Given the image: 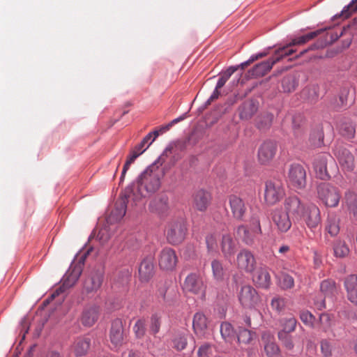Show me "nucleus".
Returning <instances> with one entry per match:
<instances>
[{
    "label": "nucleus",
    "mask_w": 357,
    "mask_h": 357,
    "mask_svg": "<svg viewBox=\"0 0 357 357\" xmlns=\"http://www.w3.org/2000/svg\"><path fill=\"white\" fill-rule=\"evenodd\" d=\"M237 235L242 241L247 245H250L253 243L255 236L250 229H248L245 225H241L237 228Z\"/></svg>",
    "instance_id": "58836bf2"
},
{
    "label": "nucleus",
    "mask_w": 357,
    "mask_h": 357,
    "mask_svg": "<svg viewBox=\"0 0 357 357\" xmlns=\"http://www.w3.org/2000/svg\"><path fill=\"white\" fill-rule=\"evenodd\" d=\"M334 154L344 171L352 172L354 169V157L347 149L337 146L334 149Z\"/></svg>",
    "instance_id": "9d476101"
},
{
    "label": "nucleus",
    "mask_w": 357,
    "mask_h": 357,
    "mask_svg": "<svg viewBox=\"0 0 357 357\" xmlns=\"http://www.w3.org/2000/svg\"><path fill=\"white\" fill-rule=\"evenodd\" d=\"M152 138V133H149L147 135H146L143 139L142 140V142L136 145L135 146V149H137V150L138 151H142V153L146 150V149L150 146L149 144L146 147L144 148V146L146 143H148L149 141L151 140V139Z\"/></svg>",
    "instance_id": "e2e57ef3"
},
{
    "label": "nucleus",
    "mask_w": 357,
    "mask_h": 357,
    "mask_svg": "<svg viewBox=\"0 0 357 357\" xmlns=\"http://www.w3.org/2000/svg\"><path fill=\"white\" fill-rule=\"evenodd\" d=\"M104 279V272L102 270L92 271L83 284V290L87 293L96 292L101 287Z\"/></svg>",
    "instance_id": "9b49d317"
},
{
    "label": "nucleus",
    "mask_w": 357,
    "mask_h": 357,
    "mask_svg": "<svg viewBox=\"0 0 357 357\" xmlns=\"http://www.w3.org/2000/svg\"><path fill=\"white\" fill-rule=\"evenodd\" d=\"M91 346V340L88 337H80L75 340L71 346V352L75 357H82L86 355Z\"/></svg>",
    "instance_id": "412c9836"
},
{
    "label": "nucleus",
    "mask_w": 357,
    "mask_h": 357,
    "mask_svg": "<svg viewBox=\"0 0 357 357\" xmlns=\"http://www.w3.org/2000/svg\"><path fill=\"white\" fill-rule=\"evenodd\" d=\"M304 218L307 226L310 229H316L321 222L319 208L315 204H310L305 208Z\"/></svg>",
    "instance_id": "dca6fc26"
},
{
    "label": "nucleus",
    "mask_w": 357,
    "mask_h": 357,
    "mask_svg": "<svg viewBox=\"0 0 357 357\" xmlns=\"http://www.w3.org/2000/svg\"><path fill=\"white\" fill-rule=\"evenodd\" d=\"M206 285L199 274L192 273L184 280L183 289L187 292L204 296Z\"/></svg>",
    "instance_id": "6e6552de"
},
{
    "label": "nucleus",
    "mask_w": 357,
    "mask_h": 357,
    "mask_svg": "<svg viewBox=\"0 0 357 357\" xmlns=\"http://www.w3.org/2000/svg\"><path fill=\"white\" fill-rule=\"evenodd\" d=\"M294 52V50H287L286 48H278L268 60L255 65L249 73L254 77H263L272 69L274 64L283 58L291 55Z\"/></svg>",
    "instance_id": "f03ea898"
},
{
    "label": "nucleus",
    "mask_w": 357,
    "mask_h": 357,
    "mask_svg": "<svg viewBox=\"0 0 357 357\" xmlns=\"http://www.w3.org/2000/svg\"><path fill=\"white\" fill-rule=\"evenodd\" d=\"M206 244L207 247V250L209 252H213L216 251L218 248L217 244V236L214 234H208L206 236Z\"/></svg>",
    "instance_id": "5fc2aeb1"
},
{
    "label": "nucleus",
    "mask_w": 357,
    "mask_h": 357,
    "mask_svg": "<svg viewBox=\"0 0 357 357\" xmlns=\"http://www.w3.org/2000/svg\"><path fill=\"white\" fill-rule=\"evenodd\" d=\"M279 285L282 289H289L294 286L293 277L286 273H281L279 277Z\"/></svg>",
    "instance_id": "49530a36"
},
{
    "label": "nucleus",
    "mask_w": 357,
    "mask_h": 357,
    "mask_svg": "<svg viewBox=\"0 0 357 357\" xmlns=\"http://www.w3.org/2000/svg\"><path fill=\"white\" fill-rule=\"evenodd\" d=\"M328 43H330V42L327 40V38L326 39V42L324 43L322 42H317V43L312 44V45H310L307 49H305V50L301 51L300 52V54L296 56V57L301 56V55L304 54L305 53H306L307 52H308L310 50H317L319 48H323Z\"/></svg>",
    "instance_id": "680f3d73"
},
{
    "label": "nucleus",
    "mask_w": 357,
    "mask_h": 357,
    "mask_svg": "<svg viewBox=\"0 0 357 357\" xmlns=\"http://www.w3.org/2000/svg\"><path fill=\"white\" fill-rule=\"evenodd\" d=\"M238 70V67H229L220 74V77L216 84L217 89H220L225 84L230 77Z\"/></svg>",
    "instance_id": "de8ad7c7"
},
{
    "label": "nucleus",
    "mask_w": 357,
    "mask_h": 357,
    "mask_svg": "<svg viewBox=\"0 0 357 357\" xmlns=\"http://www.w3.org/2000/svg\"><path fill=\"white\" fill-rule=\"evenodd\" d=\"M160 317L157 314H153L150 319L149 332L153 335L158 333L160 328Z\"/></svg>",
    "instance_id": "603ef678"
},
{
    "label": "nucleus",
    "mask_w": 357,
    "mask_h": 357,
    "mask_svg": "<svg viewBox=\"0 0 357 357\" xmlns=\"http://www.w3.org/2000/svg\"><path fill=\"white\" fill-rule=\"evenodd\" d=\"M220 333L222 338L228 342H231L235 338V332L232 326L228 322H223L220 326Z\"/></svg>",
    "instance_id": "a19ab883"
},
{
    "label": "nucleus",
    "mask_w": 357,
    "mask_h": 357,
    "mask_svg": "<svg viewBox=\"0 0 357 357\" xmlns=\"http://www.w3.org/2000/svg\"><path fill=\"white\" fill-rule=\"evenodd\" d=\"M356 10H357V0H353L347 6L344 8L341 15L343 18H348Z\"/></svg>",
    "instance_id": "4d7b16f0"
},
{
    "label": "nucleus",
    "mask_w": 357,
    "mask_h": 357,
    "mask_svg": "<svg viewBox=\"0 0 357 357\" xmlns=\"http://www.w3.org/2000/svg\"><path fill=\"white\" fill-rule=\"evenodd\" d=\"M255 337V333L250 330L240 328L238 333V342L241 344H250Z\"/></svg>",
    "instance_id": "79ce46f5"
},
{
    "label": "nucleus",
    "mask_w": 357,
    "mask_h": 357,
    "mask_svg": "<svg viewBox=\"0 0 357 357\" xmlns=\"http://www.w3.org/2000/svg\"><path fill=\"white\" fill-rule=\"evenodd\" d=\"M236 264L239 269L251 273L255 268L256 261L251 252L247 250H242L237 255Z\"/></svg>",
    "instance_id": "4468645a"
},
{
    "label": "nucleus",
    "mask_w": 357,
    "mask_h": 357,
    "mask_svg": "<svg viewBox=\"0 0 357 357\" xmlns=\"http://www.w3.org/2000/svg\"><path fill=\"white\" fill-rule=\"evenodd\" d=\"M134 161H135V160L132 159L131 157H130V156L128 157L127 160L123 167L121 176L120 178L121 182H122L123 180L124 179V177H125V175H126L127 171L130 168V166L131 165V164L134 162Z\"/></svg>",
    "instance_id": "69168bd1"
},
{
    "label": "nucleus",
    "mask_w": 357,
    "mask_h": 357,
    "mask_svg": "<svg viewBox=\"0 0 357 357\" xmlns=\"http://www.w3.org/2000/svg\"><path fill=\"white\" fill-rule=\"evenodd\" d=\"M320 290L325 297L332 299L337 294V288L334 280H324L321 282Z\"/></svg>",
    "instance_id": "473e14b6"
},
{
    "label": "nucleus",
    "mask_w": 357,
    "mask_h": 357,
    "mask_svg": "<svg viewBox=\"0 0 357 357\" xmlns=\"http://www.w3.org/2000/svg\"><path fill=\"white\" fill-rule=\"evenodd\" d=\"M271 306L273 310H275L277 313H280L285 308L286 300L280 296H275L271 300Z\"/></svg>",
    "instance_id": "8fccbe9b"
},
{
    "label": "nucleus",
    "mask_w": 357,
    "mask_h": 357,
    "mask_svg": "<svg viewBox=\"0 0 357 357\" xmlns=\"http://www.w3.org/2000/svg\"><path fill=\"white\" fill-rule=\"evenodd\" d=\"M297 320L294 317H284L280 320L281 329L278 334H288L294 332L296 329Z\"/></svg>",
    "instance_id": "c9c22d12"
},
{
    "label": "nucleus",
    "mask_w": 357,
    "mask_h": 357,
    "mask_svg": "<svg viewBox=\"0 0 357 357\" xmlns=\"http://www.w3.org/2000/svg\"><path fill=\"white\" fill-rule=\"evenodd\" d=\"M109 339L115 347L122 344L123 341V321L121 319H116L112 322Z\"/></svg>",
    "instance_id": "f3484780"
},
{
    "label": "nucleus",
    "mask_w": 357,
    "mask_h": 357,
    "mask_svg": "<svg viewBox=\"0 0 357 357\" xmlns=\"http://www.w3.org/2000/svg\"><path fill=\"white\" fill-rule=\"evenodd\" d=\"M276 152V145L272 141L264 142L259 147L258 158L261 163L265 164L271 161Z\"/></svg>",
    "instance_id": "6ab92c4d"
},
{
    "label": "nucleus",
    "mask_w": 357,
    "mask_h": 357,
    "mask_svg": "<svg viewBox=\"0 0 357 357\" xmlns=\"http://www.w3.org/2000/svg\"><path fill=\"white\" fill-rule=\"evenodd\" d=\"M300 319L302 322L310 327H314L315 321L314 316L307 310L301 311L300 312Z\"/></svg>",
    "instance_id": "864d4df0"
},
{
    "label": "nucleus",
    "mask_w": 357,
    "mask_h": 357,
    "mask_svg": "<svg viewBox=\"0 0 357 357\" xmlns=\"http://www.w3.org/2000/svg\"><path fill=\"white\" fill-rule=\"evenodd\" d=\"M344 286L349 300L357 305V275H350L347 276L344 281Z\"/></svg>",
    "instance_id": "a878e982"
},
{
    "label": "nucleus",
    "mask_w": 357,
    "mask_h": 357,
    "mask_svg": "<svg viewBox=\"0 0 357 357\" xmlns=\"http://www.w3.org/2000/svg\"><path fill=\"white\" fill-rule=\"evenodd\" d=\"M303 96L311 102H316L319 98V86L312 85L306 87L303 91Z\"/></svg>",
    "instance_id": "c03bdc74"
},
{
    "label": "nucleus",
    "mask_w": 357,
    "mask_h": 357,
    "mask_svg": "<svg viewBox=\"0 0 357 357\" xmlns=\"http://www.w3.org/2000/svg\"><path fill=\"white\" fill-rule=\"evenodd\" d=\"M340 218L335 213L329 214L326 223V230L331 236H337L340 232Z\"/></svg>",
    "instance_id": "72a5a7b5"
},
{
    "label": "nucleus",
    "mask_w": 357,
    "mask_h": 357,
    "mask_svg": "<svg viewBox=\"0 0 357 357\" xmlns=\"http://www.w3.org/2000/svg\"><path fill=\"white\" fill-rule=\"evenodd\" d=\"M347 95L348 91L347 90L343 91L339 96L340 101L341 102V106H344L347 102Z\"/></svg>",
    "instance_id": "774afa93"
},
{
    "label": "nucleus",
    "mask_w": 357,
    "mask_h": 357,
    "mask_svg": "<svg viewBox=\"0 0 357 357\" xmlns=\"http://www.w3.org/2000/svg\"><path fill=\"white\" fill-rule=\"evenodd\" d=\"M324 31V29H319L315 31L308 33L305 35L296 37V38L292 39L291 41L289 44H287L285 46H283L282 48H286L287 50H293V48L291 47L292 46L303 45L305 44L306 43H307L308 41L314 39V38L318 36L319 34H321ZM294 52L293 53H294L296 52V50L294 49Z\"/></svg>",
    "instance_id": "393cba45"
},
{
    "label": "nucleus",
    "mask_w": 357,
    "mask_h": 357,
    "mask_svg": "<svg viewBox=\"0 0 357 357\" xmlns=\"http://www.w3.org/2000/svg\"><path fill=\"white\" fill-rule=\"evenodd\" d=\"M81 271L79 268H74L72 270L70 269L64 276L63 284L68 287L73 285L78 280Z\"/></svg>",
    "instance_id": "37998d69"
},
{
    "label": "nucleus",
    "mask_w": 357,
    "mask_h": 357,
    "mask_svg": "<svg viewBox=\"0 0 357 357\" xmlns=\"http://www.w3.org/2000/svg\"><path fill=\"white\" fill-rule=\"evenodd\" d=\"M321 351L322 354L326 357H329L332 354V347L331 343L326 340H323L321 342Z\"/></svg>",
    "instance_id": "bf43d9fd"
},
{
    "label": "nucleus",
    "mask_w": 357,
    "mask_h": 357,
    "mask_svg": "<svg viewBox=\"0 0 357 357\" xmlns=\"http://www.w3.org/2000/svg\"><path fill=\"white\" fill-rule=\"evenodd\" d=\"M211 269L213 278L217 281H222L224 280L225 275V270L223 267L222 262L218 259H213L211 261Z\"/></svg>",
    "instance_id": "4c0bfd02"
},
{
    "label": "nucleus",
    "mask_w": 357,
    "mask_h": 357,
    "mask_svg": "<svg viewBox=\"0 0 357 357\" xmlns=\"http://www.w3.org/2000/svg\"><path fill=\"white\" fill-rule=\"evenodd\" d=\"M324 136L321 132H316L310 137L312 145L314 146H320L323 142Z\"/></svg>",
    "instance_id": "052dcab7"
},
{
    "label": "nucleus",
    "mask_w": 357,
    "mask_h": 357,
    "mask_svg": "<svg viewBox=\"0 0 357 357\" xmlns=\"http://www.w3.org/2000/svg\"><path fill=\"white\" fill-rule=\"evenodd\" d=\"M164 172L155 164L146 168L124 191L125 198H122L116 204V208L112 215L116 216L117 220H121L126 212V203L132 200L137 204L143 198L148 197L157 192L161 185V178Z\"/></svg>",
    "instance_id": "f257e3e1"
},
{
    "label": "nucleus",
    "mask_w": 357,
    "mask_h": 357,
    "mask_svg": "<svg viewBox=\"0 0 357 357\" xmlns=\"http://www.w3.org/2000/svg\"><path fill=\"white\" fill-rule=\"evenodd\" d=\"M210 349V345L208 344H205L204 345H202L197 351V354L199 357H207V354L208 352V350Z\"/></svg>",
    "instance_id": "338daca9"
},
{
    "label": "nucleus",
    "mask_w": 357,
    "mask_h": 357,
    "mask_svg": "<svg viewBox=\"0 0 357 357\" xmlns=\"http://www.w3.org/2000/svg\"><path fill=\"white\" fill-rule=\"evenodd\" d=\"M174 347L177 350H183L185 349L186 344H187V340L186 337L183 335H178L174 337Z\"/></svg>",
    "instance_id": "13d9d810"
},
{
    "label": "nucleus",
    "mask_w": 357,
    "mask_h": 357,
    "mask_svg": "<svg viewBox=\"0 0 357 357\" xmlns=\"http://www.w3.org/2000/svg\"><path fill=\"white\" fill-rule=\"evenodd\" d=\"M238 298L241 305L246 308L254 307L260 301L257 291L249 284L241 287L238 292Z\"/></svg>",
    "instance_id": "0eeeda50"
},
{
    "label": "nucleus",
    "mask_w": 357,
    "mask_h": 357,
    "mask_svg": "<svg viewBox=\"0 0 357 357\" xmlns=\"http://www.w3.org/2000/svg\"><path fill=\"white\" fill-rule=\"evenodd\" d=\"M334 255L336 257L344 258L349 253V248L344 241H336L333 245Z\"/></svg>",
    "instance_id": "ea45409f"
},
{
    "label": "nucleus",
    "mask_w": 357,
    "mask_h": 357,
    "mask_svg": "<svg viewBox=\"0 0 357 357\" xmlns=\"http://www.w3.org/2000/svg\"><path fill=\"white\" fill-rule=\"evenodd\" d=\"M262 341L264 344V352L267 357H280V349L272 335L268 333H264Z\"/></svg>",
    "instance_id": "aec40b11"
},
{
    "label": "nucleus",
    "mask_w": 357,
    "mask_h": 357,
    "mask_svg": "<svg viewBox=\"0 0 357 357\" xmlns=\"http://www.w3.org/2000/svg\"><path fill=\"white\" fill-rule=\"evenodd\" d=\"M284 190L280 181H268L265 183L264 200L268 205H274L284 197Z\"/></svg>",
    "instance_id": "423d86ee"
},
{
    "label": "nucleus",
    "mask_w": 357,
    "mask_h": 357,
    "mask_svg": "<svg viewBox=\"0 0 357 357\" xmlns=\"http://www.w3.org/2000/svg\"><path fill=\"white\" fill-rule=\"evenodd\" d=\"M273 120V115L269 113L265 114L259 117L257 126L261 130L267 129L271 126Z\"/></svg>",
    "instance_id": "09e8293b"
},
{
    "label": "nucleus",
    "mask_w": 357,
    "mask_h": 357,
    "mask_svg": "<svg viewBox=\"0 0 357 357\" xmlns=\"http://www.w3.org/2000/svg\"><path fill=\"white\" fill-rule=\"evenodd\" d=\"M220 246L225 258L231 257L236 250V242L229 234L222 236Z\"/></svg>",
    "instance_id": "bb28decb"
},
{
    "label": "nucleus",
    "mask_w": 357,
    "mask_h": 357,
    "mask_svg": "<svg viewBox=\"0 0 357 357\" xmlns=\"http://www.w3.org/2000/svg\"><path fill=\"white\" fill-rule=\"evenodd\" d=\"M227 203L231 210L233 218L236 220H244L247 213V206L245 202L240 197L231 195L227 197Z\"/></svg>",
    "instance_id": "1a4fd4ad"
},
{
    "label": "nucleus",
    "mask_w": 357,
    "mask_h": 357,
    "mask_svg": "<svg viewBox=\"0 0 357 357\" xmlns=\"http://www.w3.org/2000/svg\"><path fill=\"white\" fill-rule=\"evenodd\" d=\"M186 232V225L182 219L173 220L167 227V239L172 245L179 244L185 239Z\"/></svg>",
    "instance_id": "39448f33"
},
{
    "label": "nucleus",
    "mask_w": 357,
    "mask_h": 357,
    "mask_svg": "<svg viewBox=\"0 0 357 357\" xmlns=\"http://www.w3.org/2000/svg\"><path fill=\"white\" fill-rule=\"evenodd\" d=\"M340 132L343 137L351 139L354 137L356 128L352 123H343L340 126Z\"/></svg>",
    "instance_id": "a18cd8bd"
},
{
    "label": "nucleus",
    "mask_w": 357,
    "mask_h": 357,
    "mask_svg": "<svg viewBox=\"0 0 357 357\" xmlns=\"http://www.w3.org/2000/svg\"><path fill=\"white\" fill-rule=\"evenodd\" d=\"M287 183L294 190H303L307 184L305 168L300 164L290 165L287 172Z\"/></svg>",
    "instance_id": "20e7f679"
},
{
    "label": "nucleus",
    "mask_w": 357,
    "mask_h": 357,
    "mask_svg": "<svg viewBox=\"0 0 357 357\" xmlns=\"http://www.w3.org/2000/svg\"><path fill=\"white\" fill-rule=\"evenodd\" d=\"M317 197L327 207H336L340 199L337 188L328 183H321L317 188Z\"/></svg>",
    "instance_id": "7ed1b4c3"
},
{
    "label": "nucleus",
    "mask_w": 357,
    "mask_h": 357,
    "mask_svg": "<svg viewBox=\"0 0 357 357\" xmlns=\"http://www.w3.org/2000/svg\"><path fill=\"white\" fill-rule=\"evenodd\" d=\"M253 282L258 287L268 289L271 284L268 270L266 268H259L253 275Z\"/></svg>",
    "instance_id": "b1692460"
},
{
    "label": "nucleus",
    "mask_w": 357,
    "mask_h": 357,
    "mask_svg": "<svg viewBox=\"0 0 357 357\" xmlns=\"http://www.w3.org/2000/svg\"><path fill=\"white\" fill-rule=\"evenodd\" d=\"M211 194L204 190H199L193 195V207L199 211H205L211 204Z\"/></svg>",
    "instance_id": "a211bd4d"
},
{
    "label": "nucleus",
    "mask_w": 357,
    "mask_h": 357,
    "mask_svg": "<svg viewBox=\"0 0 357 357\" xmlns=\"http://www.w3.org/2000/svg\"><path fill=\"white\" fill-rule=\"evenodd\" d=\"M285 211L296 218L304 216L306 206L296 196H289L284 202Z\"/></svg>",
    "instance_id": "ddd939ff"
},
{
    "label": "nucleus",
    "mask_w": 357,
    "mask_h": 357,
    "mask_svg": "<svg viewBox=\"0 0 357 357\" xmlns=\"http://www.w3.org/2000/svg\"><path fill=\"white\" fill-rule=\"evenodd\" d=\"M154 266L151 258L142 260L139 266V277L142 282H148L153 275Z\"/></svg>",
    "instance_id": "5701e85b"
},
{
    "label": "nucleus",
    "mask_w": 357,
    "mask_h": 357,
    "mask_svg": "<svg viewBox=\"0 0 357 357\" xmlns=\"http://www.w3.org/2000/svg\"><path fill=\"white\" fill-rule=\"evenodd\" d=\"M343 203L350 215L357 221V194L351 191L345 192Z\"/></svg>",
    "instance_id": "c756f323"
},
{
    "label": "nucleus",
    "mask_w": 357,
    "mask_h": 357,
    "mask_svg": "<svg viewBox=\"0 0 357 357\" xmlns=\"http://www.w3.org/2000/svg\"><path fill=\"white\" fill-rule=\"evenodd\" d=\"M149 206L152 211L162 215L169 209L168 198L166 195L158 196L151 201Z\"/></svg>",
    "instance_id": "c85d7f7f"
},
{
    "label": "nucleus",
    "mask_w": 357,
    "mask_h": 357,
    "mask_svg": "<svg viewBox=\"0 0 357 357\" xmlns=\"http://www.w3.org/2000/svg\"><path fill=\"white\" fill-rule=\"evenodd\" d=\"M298 84L296 74H289L282 80V87L284 92L290 93L296 89Z\"/></svg>",
    "instance_id": "e433bc0d"
},
{
    "label": "nucleus",
    "mask_w": 357,
    "mask_h": 357,
    "mask_svg": "<svg viewBox=\"0 0 357 357\" xmlns=\"http://www.w3.org/2000/svg\"><path fill=\"white\" fill-rule=\"evenodd\" d=\"M327 155H323L318 157L314 162V168L317 176L320 179L324 180L330 176L327 172Z\"/></svg>",
    "instance_id": "7c9ffc66"
},
{
    "label": "nucleus",
    "mask_w": 357,
    "mask_h": 357,
    "mask_svg": "<svg viewBox=\"0 0 357 357\" xmlns=\"http://www.w3.org/2000/svg\"><path fill=\"white\" fill-rule=\"evenodd\" d=\"M272 220L277 229L281 233H286L291 227L289 215L282 208H275L272 213Z\"/></svg>",
    "instance_id": "f8f14e48"
},
{
    "label": "nucleus",
    "mask_w": 357,
    "mask_h": 357,
    "mask_svg": "<svg viewBox=\"0 0 357 357\" xmlns=\"http://www.w3.org/2000/svg\"><path fill=\"white\" fill-rule=\"evenodd\" d=\"M257 110V106L253 101H246L239 107L240 118L245 120L249 119L255 114Z\"/></svg>",
    "instance_id": "f704fd0d"
},
{
    "label": "nucleus",
    "mask_w": 357,
    "mask_h": 357,
    "mask_svg": "<svg viewBox=\"0 0 357 357\" xmlns=\"http://www.w3.org/2000/svg\"><path fill=\"white\" fill-rule=\"evenodd\" d=\"M178 259L175 251L171 248L163 249L159 257L160 267L166 271L173 270L177 263Z\"/></svg>",
    "instance_id": "2eb2a0df"
},
{
    "label": "nucleus",
    "mask_w": 357,
    "mask_h": 357,
    "mask_svg": "<svg viewBox=\"0 0 357 357\" xmlns=\"http://www.w3.org/2000/svg\"><path fill=\"white\" fill-rule=\"evenodd\" d=\"M321 328L326 332L331 327V318L328 314L323 313L319 316Z\"/></svg>",
    "instance_id": "6e6d98bb"
},
{
    "label": "nucleus",
    "mask_w": 357,
    "mask_h": 357,
    "mask_svg": "<svg viewBox=\"0 0 357 357\" xmlns=\"http://www.w3.org/2000/svg\"><path fill=\"white\" fill-rule=\"evenodd\" d=\"M278 340L281 342L282 346L287 350H292L295 346L302 348L303 340L298 335L293 336L290 333L278 334Z\"/></svg>",
    "instance_id": "4be33fe9"
},
{
    "label": "nucleus",
    "mask_w": 357,
    "mask_h": 357,
    "mask_svg": "<svg viewBox=\"0 0 357 357\" xmlns=\"http://www.w3.org/2000/svg\"><path fill=\"white\" fill-rule=\"evenodd\" d=\"M99 315V307L92 306L84 310L82 316V323L85 326H92L98 320Z\"/></svg>",
    "instance_id": "cd10ccee"
},
{
    "label": "nucleus",
    "mask_w": 357,
    "mask_h": 357,
    "mask_svg": "<svg viewBox=\"0 0 357 357\" xmlns=\"http://www.w3.org/2000/svg\"><path fill=\"white\" fill-rule=\"evenodd\" d=\"M250 230L253 234L255 236L257 234H260L261 233V229L260 226V222L258 219H255L252 220L251 223Z\"/></svg>",
    "instance_id": "0e129e2a"
},
{
    "label": "nucleus",
    "mask_w": 357,
    "mask_h": 357,
    "mask_svg": "<svg viewBox=\"0 0 357 357\" xmlns=\"http://www.w3.org/2000/svg\"><path fill=\"white\" fill-rule=\"evenodd\" d=\"M192 327L197 335H203L207 328V319L206 316L201 312L195 313L193 317Z\"/></svg>",
    "instance_id": "2f4dec72"
},
{
    "label": "nucleus",
    "mask_w": 357,
    "mask_h": 357,
    "mask_svg": "<svg viewBox=\"0 0 357 357\" xmlns=\"http://www.w3.org/2000/svg\"><path fill=\"white\" fill-rule=\"evenodd\" d=\"M145 319H138L133 326V331L138 338H142L145 335L146 328Z\"/></svg>",
    "instance_id": "3c124183"
}]
</instances>
